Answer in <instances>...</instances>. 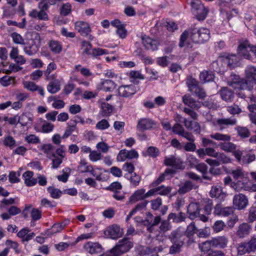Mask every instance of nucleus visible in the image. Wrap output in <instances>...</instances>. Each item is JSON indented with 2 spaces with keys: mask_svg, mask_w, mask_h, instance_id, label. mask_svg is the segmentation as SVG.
<instances>
[{
  "mask_svg": "<svg viewBox=\"0 0 256 256\" xmlns=\"http://www.w3.org/2000/svg\"><path fill=\"white\" fill-rule=\"evenodd\" d=\"M244 78L240 80L238 78L236 82L230 84L233 86V84H237L242 90L250 91L256 84V67L252 66H248L244 70Z\"/></svg>",
  "mask_w": 256,
  "mask_h": 256,
  "instance_id": "nucleus-1",
  "label": "nucleus"
},
{
  "mask_svg": "<svg viewBox=\"0 0 256 256\" xmlns=\"http://www.w3.org/2000/svg\"><path fill=\"white\" fill-rule=\"evenodd\" d=\"M209 136L212 139L222 141L218 144V146L222 150L226 152H232L233 156L234 152L236 151V145L233 142H230L231 140V136L230 135L216 132L210 134Z\"/></svg>",
  "mask_w": 256,
  "mask_h": 256,
  "instance_id": "nucleus-2",
  "label": "nucleus"
},
{
  "mask_svg": "<svg viewBox=\"0 0 256 256\" xmlns=\"http://www.w3.org/2000/svg\"><path fill=\"white\" fill-rule=\"evenodd\" d=\"M41 41L42 38L40 34L37 32L33 33L31 38L24 48L25 53L28 56L36 54L41 45Z\"/></svg>",
  "mask_w": 256,
  "mask_h": 256,
  "instance_id": "nucleus-3",
  "label": "nucleus"
},
{
  "mask_svg": "<svg viewBox=\"0 0 256 256\" xmlns=\"http://www.w3.org/2000/svg\"><path fill=\"white\" fill-rule=\"evenodd\" d=\"M190 39L195 43H204L210 38L209 30L204 28H194L190 32Z\"/></svg>",
  "mask_w": 256,
  "mask_h": 256,
  "instance_id": "nucleus-4",
  "label": "nucleus"
},
{
  "mask_svg": "<svg viewBox=\"0 0 256 256\" xmlns=\"http://www.w3.org/2000/svg\"><path fill=\"white\" fill-rule=\"evenodd\" d=\"M201 208L198 204L192 202L189 204L187 208L188 218L190 220H194L198 218L203 222L208 221V218L204 214H200Z\"/></svg>",
  "mask_w": 256,
  "mask_h": 256,
  "instance_id": "nucleus-5",
  "label": "nucleus"
},
{
  "mask_svg": "<svg viewBox=\"0 0 256 256\" xmlns=\"http://www.w3.org/2000/svg\"><path fill=\"white\" fill-rule=\"evenodd\" d=\"M132 247V244L130 240L124 238L118 241L116 246L110 250V252L113 256H119L126 252Z\"/></svg>",
  "mask_w": 256,
  "mask_h": 256,
  "instance_id": "nucleus-6",
  "label": "nucleus"
},
{
  "mask_svg": "<svg viewBox=\"0 0 256 256\" xmlns=\"http://www.w3.org/2000/svg\"><path fill=\"white\" fill-rule=\"evenodd\" d=\"M234 156L238 162L242 164H250L256 159L254 154L248 152L245 155H243L242 151L240 150H237L236 151L234 152Z\"/></svg>",
  "mask_w": 256,
  "mask_h": 256,
  "instance_id": "nucleus-7",
  "label": "nucleus"
},
{
  "mask_svg": "<svg viewBox=\"0 0 256 256\" xmlns=\"http://www.w3.org/2000/svg\"><path fill=\"white\" fill-rule=\"evenodd\" d=\"M235 208L234 206L224 207L220 204H217L214 207V214L220 216H228L234 214Z\"/></svg>",
  "mask_w": 256,
  "mask_h": 256,
  "instance_id": "nucleus-8",
  "label": "nucleus"
},
{
  "mask_svg": "<svg viewBox=\"0 0 256 256\" xmlns=\"http://www.w3.org/2000/svg\"><path fill=\"white\" fill-rule=\"evenodd\" d=\"M138 157V152L134 149L128 150L126 149L120 150L116 157L118 162H124L126 159L132 160Z\"/></svg>",
  "mask_w": 256,
  "mask_h": 256,
  "instance_id": "nucleus-9",
  "label": "nucleus"
},
{
  "mask_svg": "<svg viewBox=\"0 0 256 256\" xmlns=\"http://www.w3.org/2000/svg\"><path fill=\"white\" fill-rule=\"evenodd\" d=\"M232 201L234 207L238 210L245 208L248 202L246 196L242 194L234 195Z\"/></svg>",
  "mask_w": 256,
  "mask_h": 256,
  "instance_id": "nucleus-10",
  "label": "nucleus"
},
{
  "mask_svg": "<svg viewBox=\"0 0 256 256\" xmlns=\"http://www.w3.org/2000/svg\"><path fill=\"white\" fill-rule=\"evenodd\" d=\"M141 39L143 46L147 50L154 51L158 50L159 42L157 40L152 39L146 35L142 36Z\"/></svg>",
  "mask_w": 256,
  "mask_h": 256,
  "instance_id": "nucleus-11",
  "label": "nucleus"
},
{
  "mask_svg": "<svg viewBox=\"0 0 256 256\" xmlns=\"http://www.w3.org/2000/svg\"><path fill=\"white\" fill-rule=\"evenodd\" d=\"M74 29L84 36H88L92 32L89 24L82 20L76 21L74 23Z\"/></svg>",
  "mask_w": 256,
  "mask_h": 256,
  "instance_id": "nucleus-12",
  "label": "nucleus"
},
{
  "mask_svg": "<svg viewBox=\"0 0 256 256\" xmlns=\"http://www.w3.org/2000/svg\"><path fill=\"white\" fill-rule=\"evenodd\" d=\"M136 92V88L133 84L121 86L118 88V95L123 98L132 97Z\"/></svg>",
  "mask_w": 256,
  "mask_h": 256,
  "instance_id": "nucleus-13",
  "label": "nucleus"
},
{
  "mask_svg": "<svg viewBox=\"0 0 256 256\" xmlns=\"http://www.w3.org/2000/svg\"><path fill=\"white\" fill-rule=\"evenodd\" d=\"M248 48L250 49V44L247 40H240L238 48V54L244 58L250 60L251 56L247 50Z\"/></svg>",
  "mask_w": 256,
  "mask_h": 256,
  "instance_id": "nucleus-14",
  "label": "nucleus"
},
{
  "mask_svg": "<svg viewBox=\"0 0 256 256\" xmlns=\"http://www.w3.org/2000/svg\"><path fill=\"white\" fill-rule=\"evenodd\" d=\"M156 122L149 118H142L138 120L136 128L140 131H144L153 128Z\"/></svg>",
  "mask_w": 256,
  "mask_h": 256,
  "instance_id": "nucleus-15",
  "label": "nucleus"
},
{
  "mask_svg": "<svg viewBox=\"0 0 256 256\" xmlns=\"http://www.w3.org/2000/svg\"><path fill=\"white\" fill-rule=\"evenodd\" d=\"M252 230V226L248 223L243 222L239 225L236 232V236L240 238L248 236Z\"/></svg>",
  "mask_w": 256,
  "mask_h": 256,
  "instance_id": "nucleus-16",
  "label": "nucleus"
},
{
  "mask_svg": "<svg viewBox=\"0 0 256 256\" xmlns=\"http://www.w3.org/2000/svg\"><path fill=\"white\" fill-rule=\"evenodd\" d=\"M104 234L106 236L112 239H116L121 236L122 232L120 227L117 225H112L109 226Z\"/></svg>",
  "mask_w": 256,
  "mask_h": 256,
  "instance_id": "nucleus-17",
  "label": "nucleus"
},
{
  "mask_svg": "<svg viewBox=\"0 0 256 256\" xmlns=\"http://www.w3.org/2000/svg\"><path fill=\"white\" fill-rule=\"evenodd\" d=\"M213 248H224L227 247L228 238L226 236H218L212 238Z\"/></svg>",
  "mask_w": 256,
  "mask_h": 256,
  "instance_id": "nucleus-18",
  "label": "nucleus"
},
{
  "mask_svg": "<svg viewBox=\"0 0 256 256\" xmlns=\"http://www.w3.org/2000/svg\"><path fill=\"white\" fill-rule=\"evenodd\" d=\"M182 99L184 104L192 109L198 110L202 106L200 102L195 100L190 94L184 96Z\"/></svg>",
  "mask_w": 256,
  "mask_h": 256,
  "instance_id": "nucleus-19",
  "label": "nucleus"
},
{
  "mask_svg": "<svg viewBox=\"0 0 256 256\" xmlns=\"http://www.w3.org/2000/svg\"><path fill=\"white\" fill-rule=\"evenodd\" d=\"M85 250L90 254H96L102 252V246L98 242H88L84 246Z\"/></svg>",
  "mask_w": 256,
  "mask_h": 256,
  "instance_id": "nucleus-20",
  "label": "nucleus"
},
{
  "mask_svg": "<svg viewBox=\"0 0 256 256\" xmlns=\"http://www.w3.org/2000/svg\"><path fill=\"white\" fill-rule=\"evenodd\" d=\"M164 163L166 166H170L175 168L181 169L182 168V162L180 158L171 156L170 157H166Z\"/></svg>",
  "mask_w": 256,
  "mask_h": 256,
  "instance_id": "nucleus-21",
  "label": "nucleus"
},
{
  "mask_svg": "<svg viewBox=\"0 0 256 256\" xmlns=\"http://www.w3.org/2000/svg\"><path fill=\"white\" fill-rule=\"evenodd\" d=\"M145 192L146 190L144 188H140L136 190L130 197L128 203L133 204L138 201L144 200L146 199Z\"/></svg>",
  "mask_w": 256,
  "mask_h": 256,
  "instance_id": "nucleus-22",
  "label": "nucleus"
},
{
  "mask_svg": "<svg viewBox=\"0 0 256 256\" xmlns=\"http://www.w3.org/2000/svg\"><path fill=\"white\" fill-rule=\"evenodd\" d=\"M236 119L232 117L230 118H221L216 120V124L221 130L225 128L226 126L236 124Z\"/></svg>",
  "mask_w": 256,
  "mask_h": 256,
  "instance_id": "nucleus-23",
  "label": "nucleus"
},
{
  "mask_svg": "<svg viewBox=\"0 0 256 256\" xmlns=\"http://www.w3.org/2000/svg\"><path fill=\"white\" fill-rule=\"evenodd\" d=\"M210 195L212 198H217L220 200H224L226 194L224 192L221 186H212L210 192Z\"/></svg>",
  "mask_w": 256,
  "mask_h": 256,
  "instance_id": "nucleus-24",
  "label": "nucleus"
},
{
  "mask_svg": "<svg viewBox=\"0 0 256 256\" xmlns=\"http://www.w3.org/2000/svg\"><path fill=\"white\" fill-rule=\"evenodd\" d=\"M34 172L31 171H26L22 174V178L26 186H32L37 183L38 180L34 177Z\"/></svg>",
  "mask_w": 256,
  "mask_h": 256,
  "instance_id": "nucleus-25",
  "label": "nucleus"
},
{
  "mask_svg": "<svg viewBox=\"0 0 256 256\" xmlns=\"http://www.w3.org/2000/svg\"><path fill=\"white\" fill-rule=\"evenodd\" d=\"M196 186H195L194 184L190 180H186L183 183H182L180 185L179 189L178 190V192L180 194H184L192 189H196Z\"/></svg>",
  "mask_w": 256,
  "mask_h": 256,
  "instance_id": "nucleus-26",
  "label": "nucleus"
},
{
  "mask_svg": "<svg viewBox=\"0 0 256 256\" xmlns=\"http://www.w3.org/2000/svg\"><path fill=\"white\" fill-rule=\"evenodd\" d=\"M66 224L64 222L56 223L52 225V228L45 231V234L48 236H51L52 235L60 232L65 228Z\"/></svg>",
  "mask_w": 256,
  "mask_h": 256,
  "instance_id": "nucleus-27",
  "label": "nucleus"
},
{
  "mask_svg": "<svg viewBox=\"0 0 256 256\" xmlns=\"http://www.w3.org/2000/svg\"><path fill=\"white\" fill-rule=\"evenodd\" d=\"M28 16L32 18H37L42 20H49V16L46 12L40 9V11L36 9L32 10L30 12Z\"/></svg>",
  "mask_w": 256,
  "mask_h": 256,
  "instance_id": "nucleus-28",
  "label": "nucleus"
},
{
  "mask_svg": "<svg viewBox=\"0 0 256 256\" xmlns=\"http://www.w3.org/2000/svg\"><path fill=\"white\" fill-rule=\"evenodd\" d=\"M217 62L222 64V65L227 66L230 67H233L238 62L236 56L231 55L227 58H220Z\"/></svg>",
  "mask_w": 256,
  "mask_h": 256,
  "instance_id": "nucleus-29",
  "label": "nucleus"
},
{
  "mask_svg": "<svg viewBox=\"0 0 256 256\" xmlns=\"http://www.w3.org/2000/svg\"><path fill=\"white\" fill-rule=\"evenodd\" d=\"M222 98L226 102L230 101L234 97L233 92L226 87H223L218 92Z\"/></svg>",
  "mask_w": 256,
  "mask_h": 256,
  "instance_id": "nucleus-30",
  "label": "nucleus"
},
{
  "mask_svg": "<svg viewBox=\"0 0 256 256\" xmlns=\"http://www.w3.org/2000/svg\"><path fill=\"white\" fill-rule=\"evenodd\" d=\"M50 50L55 54H60L62 50V44L56 40H50L48 44Z\"/></svg>",
  "mask_w": 256,
  "mask_h": 256,
  "instance_id": "nucleus-31",
  "label": "nucleus"
},
{
  "mask_svg": "<svg viewBox=\"0 0 256 256\" xmlns=\"http://www.w3.org/2000/svg\"><path fill=\"white\" fill-rule=\"evenodd\" d=\"M162 250L163 248L162 246L154 248L144 247L140 250V256H146V255L152 254L154 252H160Z\"/></svg>",
  "mask_w": 256,
  "mask_h": 256,
  "instance_id": "nucleus-32",
  "label": "nucleus"
},
{
  "mask_svg": "<svg viewBox=\"0 0 256 256\" xmlns=\"http://www.w3.org/2000/svg\"><path fill=\"white\" fill-rule=\"evenodd\" d=\"M162 218L160 216H154L150 212H148L146 214V220L148 222L150 229L152 227L158 225L161 221Z\"/></svg>",
  "mask_w": 256,
  "mask_h": 256,
  "instance_id": "nucleus-33",
  "label": "nucleus"
},
{
  "mask_svg": "<svg viewBox=\"0 0 256 256\" xmlns=\"http://www.w3.org/2000/svg\"><path fill=\"white\" fill-rule=\"evenodd\" d=\"M168 218L170 220H172V222L176 223L184 222L186 218L185 214L182 212H180L178 214L171 212L168 214Z\"/></svg>",
  "mask_w": 256,
  "mask_h": 256,
  "instance_id": "nucleus-34",
  "label": "nucleus"
},
{
  "mask_svg": "<svg viewBox=\"0 0 256 256\" xmlns=\"http://www.w3.org/2000/svg\"><path fill=\"white\" fill-rule=\"evenodd\" d=\"M214 78V76L212 72L204 71L200 75V80L203 83L212 82Z\"/></svg>",
  "mask_w": 256,
  "mask_h": 256,
  "instance_id": "nucleus-35",
  "label": "nucleus"
},
{
  "mask_svg": "<svg viewBox=\"0 0 256 256\" xmlns=\"http://www.w3.org/2000/svg\"><path fill=\"white\" fill-rule=\"evenodd\" d=\"M208 12V9L207 8H205L204 6L202 5V8H200L198 10L194 12V14L197 20H203L206 18Z\"/></svg>",
  "mask_w": 256,
  "mask_h": 256,
  "instance_id": "nucleus-36",
  "label": "nucleus"
},
{
  "mask_svg": "<svg viewBox=\"0 0 256 256\" xmlns=\"http://www.w3.org/2000/svg\"><path fill=\"white\" fill-rule=\"evenodd\" d=\"M198 230L196 226L195 223L194 222H192L187 226L185 234L188 238L191 239L194 234L198 233Z\"/></svg>",
  "mask_w": 256,
  "mask_h": 256,
  "instance_id": "nucleus-37",
  "label": "nucleus"
},
{
  "mask_svg": "<svg viewBox=\"0 0 256 256\" xmlns=\"http://www.w3.org/2000/svg\"><path fill=\"white\" fill-rule=\"evenodd\" d=\"M18 122L22 126H26L32 120L30 114L24 113L18 116Z\"/></svg>",
  "mask_w": 256,
  "mask_h": 256,
  "instance_id": "nucleus-38",
  "label": "nucleus"
},
{
  "mask_svg": "<svg viewBox=\"0 0 256 256\" xmlns=\"http://www.w3.org/2000/svg\"><path fill=\"white\" fill-rule=\"evenodd\" d=\"M237 249L238 254L240 256L252 252L248 242H244L240 244Z\"/></svg>",
  "mask_w": 256,
  "mask_h": 256,
  "instance_id": "nucleus-39",
  "label": "nucleus"
},
{
  "mask_svg": "<svg viewBox=\"0 0 256 256\" xmlns=\"http://www.w3.org/2000/svg\"><path fill=\"white\" fill-rule=\"evenodd\" d=\"M198 248L200 250L204 252H208L213 248L212 241V240H206L198 244Z\"/></svg>",
  "mask_w": 256,
  "mask_h": 256,
  "instance_id": "nucleus-40",
  "label": "nucleus"
},
{
  "mask_svg": "<svg viewBox=\"0 0 256 256\" xmlns=\"http://www.w3.org/2000/svg\"><path fill=\"white\" fill-rule=\"evenodd\" d=\"M49 158L52 160V168L53 169L58 168L62 162L63 158L58 157L56 154H53L52 156H49Z\"/></svg>",
  "mask_w": 256,
  "mask_h": 256,
  "instance_id": "nucleus-41",
  "label": "nucleus"
},
{
  "mask_svg": "<svg viewBox=\"0 0 256 256\" xmlns=\"http://www.w3.org/2000/svg\"><path fill=\"white\" fill-rule=\"evenodd\" d=\"M172 226L170 222V220L167 218V220H162L161 222V224L159 227V231L160 234H164L166 232L171 230Z\"/></svg>",
  "mask_w": 256,
  "mask_h": 256,
  "instance_id": "nucleus-42",
  "label": "nucleus"
},
{
  "mask_svg": "<svg viewBox=\"0 0 256 256\" xmlns=\"http://www.w3.org/2000/svg\"><path fill=\"white\" fill-rule=\"evenodd\" d=\"M116 88L115 83L110 80H106L104 81L102 84V88L106 92H111Z\"/></svg>",
  "mask_w": 256,
  "mask_h": 256,
  "instance_id": "nucleus-43",
  "label": "nucleus"
},
{
  "mask_svg": "<svg viewBox=\"0 0 256 256\" xmlns=\"http://www.w3.org/2000/svg\"><path fill=\"white\" fill-rule=\"evenodd\" d=\"M235 129L238 132V134L242 138H247L250 134V130L246 127L237 126Z\"/></svg>",
  "mask_w": 256,
  "mask_h": 256,
  "instance_id": "nucleus-44",
  "label": "nucleus"
},
{
  "mask_svg": "<svg viewBox=\"0 0 256 256\" xmlns=\"http://www.w3.org/2000/svg\"><path fill=\"white\" fill-rule=\"evenodd\" d=\"M60 89V82H49L47 86V90L50 94H55Z\"/></svg>",
  "mask_w": 256,
  "mask_h": 256,
  "instance_id": "nucleus-45",
  "label": "nucleus"
},
{
  "mask_svg": "<svg viewBox=\"0 0 256 256\" xmlns=\"http://www.w3.org/2000/svg\"><path fill=\"white\" fill-rule=\"evenodd\" d=\"M226 224L222 220L216 221L212 226V229L215 233H218L224 230Z\"/></svg>",
  "mask_w": 256,
  "mask_h": 256,
  "instance_id": "nucleus-46",
  "label": "nucleus"
},
{
  "mask_svg": "<svg viewBox=\"0 0 256 256\" xmlns=\"http://www.w3.org/2000/svg\"><path fill=\"white\" fill-rule=\"evenodd\" d=\"M42 212L38 208H32L30 214L32 218V222L38 220L42 218Z\"/></svg>",
  "mask_w": 256,
  "mask_h": 256,
  "instance_id": "nucleus-47",
  "label": "nucleus"
},
{
  "mask_svg": "<svg viewBox=\"0 0 256 256\" xmlns=\"http://www.w3.org/2000/svg\"><path fill=\"white\" fill-rule=\"evenodd\" d=\"M47 190L50 193V196L55 199L60 198L62 193L59 189L56 188L54 186L48 187Z\"/></svg>",
  "mask_w": 256,
  "mask_h": 256,
  "instance_id": "nucleus-48",
  "label": "nucleus"
},
{
  "mask_svg": "<svg viewBox=\"0 0 256 256\" xmlns=\"http://www.w3.org/2000/svg\"><path fill=\"white\" fill-rule=\"evenodd\" d=\"M102 114L103 116H109L112 111V106L106 102H103L101 106Z\"/></svg>",
  "mask_w": 256,
  "mask_h": 256,
  "instance_id": "nucleus-49",
  "label": "nucleus"
},
{
  "mask_svg": "<svg viewBox=\"0 0 256 256\" xmlns=\"http://www.w3.org/2000/svg\"><path fill=\"white\" fill-rule=\"evenodd\" d=\"M72 5L68 3H66L62 5L60 8V14L63 16H66L71 13Z\"/></svg>",
  "mask_w": 256,
  "mask_h": 256,
  "instance_id": "nucleus-50",
  "label": "nucleus"
},
{
  "mask_svg": "<svg viewBox=\"0 0 256 256\" xmlns=\"http://www.w3.org/2000/svg\"><path fill=\"white\" fill-rule=\"evenodd\" d=\"M92 44L86 40H84L82 42V48L83 52L86 55L90 56L92 54Z\"/></svg>",
  "mask_w": 256,
  "mask_h": 256,
  "instance_id": "nucleus-51",
  "label": "nucleus"
},
{
  "mask_svg": "<svg viewBox=\"0 0 256 256\" xmlns=\"http://www.w3.org/2000/svg\"><path fill=\"white\" fill-rule=\"evenodd\" d=\"M91 164H88L84 160H81L78 166V170L81 173L88 172L90 171Z\"/></svg>",
  "mask_w": 256,
  "mask_h": 256,
  "instance_id": "nucleus-52",
  "label": "nucleus"
},
{
  "mask_svg": "<svg viewBox=\"0 0 256 256\" xmlns=\"http://www.w3.org/2000/svg\"><path fill=\"white\" fill-rule=\"evenodd\" d=\"M218 156H217L218 161L220 162L221 164H227L232 162V159L226 156L223 152H218Z\"/></svg>",
  "mask_w": 256,
  "mask_h": 256,
  "instance_id": "nucleus-53",
  "label": "nucleus"
},
{
  "mask_svg": "<svg viewBox=\"0 0 256 256\" xmlns=\"http://www.w3.org/2000/svg\"><path fill=\"white\" fill-rule=\"evenodd\" d=\"M231 186L236 191L240 192L242 190H249L248 187L245 186L244 182L241 181H238L236 182H232L231 184Z\"/></svg>",
  "mask_w": 256,
  "mask_h": 256,
  "instance_id": "nucleus-54",
  "label": "nucleus"
},
{
  "mask_svg": "<svg viewBox=\"0 0 256 256\" xmlns=\"http://www.w3.org/2000/svg\"><path fill=\"white\" fill-rule=\"evenodd\" d=\"M42 149L48 158L49 156H52L53 154H55L54 146L51 144H44L42 146Z\"/></svg>",
  "mask_w": 256,
  "mask_h": 256,
  "instance_id": "nucleus-55",
  "label": "nucleus"
},
{
  "mask_svg": "<svg viewBox=\"0 0 256 256\" xmlns=\"http://www.w3.org/2000/svg\"><path fill=\"white\" fill-rule=\"evenodd\" d=\"M70 169L68 168H66L62 170L63 174L62 175L57 176V178L59 181L66 182L68 181L70 174Z\"/></svg>",
  "mask_w": 256,
  "mask_h": 256,
  "instance_id": "nucleus-56",
  "label": "nucleus"
},
{
  "mask_svg": "<svg viewBox=\"0 0 256 256\" xmlns=\"http://www.w3.org/2000/svg\"><path fill=\"white\" fill-rule=\"evenodd\" d=\"M108 54V51L107 50L101 48H94L92 50L90 56L94 58H97L98 56L104 54Z\"/></svg>",
  "mask_w": 256,
  "mask_h": 256,
  "instance_id": "nucleus-57",
  "label": "nucleus"
},
{
  "mask_svg": "<svg viewBox=\"0 0 256 256\" xmlns=\"http://www.w3.org/2000/svg\"><path fill=\"white\" fill-rule=\"evenodd\" d=\"M190 37V32L188 30H184L180 36L178 46L180 48H183L186 44V40L188 38Z\"/></svg>",
  "mask_w": 256,
  "mask_h": 256,
  "instance_id": "nucleus-58",
  "label": "nucleus"
},
{
  "mask_svg": "<svg viewBox=\"0 0 256 256\" xmlns=\"http://www.w3.org/2000/svg\"><path fill=\"white\" fill-rule=\"evenodd\" d=\"M75 69L76 71L80 72V73L84 76L88 77L92 76V72L90 70L86 68H82L80 64L75 66Z\"/></svg>",
  "mask_w": 256,
  "mask_h": 256,
  "instance_id": "nucleus-59",
  "label": "nucleus"
},
{
  "mask_svg": "<svg viewBox=\"0 0 256 256\" xmlns=\"http://www.w3.org/2000/svg\"><path fill=\"white\" fill-rule=\"evenodd\" d=\"M191 92L194 94L200 99H204L206 96L204 88L199 86L195 88Z\"/></svg>",
  "mask_w": 256,
  "mask_h": 256,
  "instance_id": "nucleus-60",
  "label": "nucleus"
},
{
  "mask_svg": "<svg viewBox=\"0 0 256 256\" xmlns=\"http://www.w3.org/2000/svg\"><path fill=\"white\" fill-rule=\"evenodd\" d=\"M173 244L170 248L169 253L174 254L180 251V248L183 244L182 242H172Z\"/></svg>",
  "mask_w": 256,
  "mask_h": 256,
  "instance_id": "nucleus-61",
  "label": "nucleus"
},
{
  "mask_svg": "<svg viewBox=\"0 0 256 256\" xmlns=\"http://www.w3.org/2000/svg\"><path fill=\"white\" fill-rule=\"evenodd\" d=\"M228 112L232 114H238L242 112V109L238 104H234L226 108Z\"/></svg>",
  "mask_w": 256,
  "mask_h": 256,
  "instance_id": "nucleus-62",
  "label": "nucleus"
},
{
  "mask_svg": "<svg viewBox=\"0 0 256 256\" xmlns=\"http://www.w3.org/2000/svg\"><path fill=\"white\" fill-rule=\"evenodd\" d=\"M156 190L157 194L162 196H166L170 192L172 188L170 186H164L162 185L157 187Z\"/></svg>",
  "mask_w": 256,
  "mask_h": 256,
  "instance_id": "nucleus-63",
  "label": "nucleus"
},
{
  "mask_svg": "<svg viewBox=\"0 0 256 256\" xmlns=\"http://www.w3.org/2000/svg\"><path fill=\"white\" fill-rule=\"evenodd\" d=\"M131 184L134 187H136L139 184V183L141 180V177L136 174L135 172L131 174V176L129 178Z\"/></svg>",
  "mask_w": 256,
  "mask_h": 256,
  "instance_id": "nucleus-64",
  "label": "nucleus"
}]
</instances>
